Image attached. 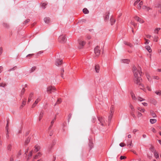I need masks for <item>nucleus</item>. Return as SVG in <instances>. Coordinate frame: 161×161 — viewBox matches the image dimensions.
Segmentation results:
<instances>
[{
	"mask_svg": "<svg viewBox=\"0 0 161 161\" xmlns=\"http://www.w3.org/2000/svg\"><path fill=\"white\" fill-rule=\"evenodd\" d=\"M141 68L138 66L137 68L133 67V71L134 74L133 81L135 84L139 86V88L142 90L144 92H146V89L142 83V79L140 77L141 74L140 71Z\"/></svg>",
	"mask_w": 161,
	"mask_h": 161,
	"instance_id": "1",
	"label": "nucleus"
},
{
	"mask_svg": "<svg viewBox=\"0 0 161 161\" xmlns=\"http://www.w3.org/2000/svg\"><path fill=\"white\" fill-rule=\"evenodd\" d=\"M141 0H136L134 2V5L136 6L139 9H140L141 6L143 5V2L142 1L140 2Z\"/></svg>",
	"mask_w": 161,
	"mask_h": 161,
	"instance_id": "2",
	"label": "nucleus"
},
{
	"mask_svg": "<svg viewBox=\"0 0 161 161\" xmlns=\"http://www.w3.org/2000/svg\"><path fill=\"white\" fill-rule=\"evenodd\" d=\"M58 41L61 43H64L66 41V38L64 36H59L58 38Z\"/></svg>",
	"mask_w": 161,
	"mask_h": 161,
	"instance_id": "3",
	"label": "nucleus"
},
{
	"mask_svg": "<svg viewBox=\"0 0 161 161\" xmlns=\"http://www.w3.org/2000/svg\"><path fill=\"white\" fill-rule=\"evenodd\" d=\"M56 90V88L54 86H49L47 87V92L49 93H51L52 92Z\"/></svg>",
	"mask_w": 161,
	"mask_h": 161,
	"instance_id": "4",
	"label": "nucleus"
},
{
	"mask_svg": "<svg viewBox=\"0 0 161 161\" xmlns=\"http://www.w3.org/2000/svg\"><path fill=\"white\" fill-rule=\"evenodd\" d=\"M94 52L96 56H98L100 54V50L99 47L97 46L94 49Z\"/></svg>",
	"mask_w": 161,
	"mask_h": 161,
	"instance_id": "5",
	"label": "nucleus"
},
{
	"mask_svg": "<svg viewBox=\"0 0 161 161\" xmlns=\"http://www.w3.org/2000/svg\"><path fill=\"white\" fill-rule=\"evenodd\" d=\"M78 43L80 45L79 48H81L85 44V42L81 39H80L78 40Z\"/></svg>",
	"mask_w": 161,
	"mask_h": 161,
	"instance_id": "6",
	"label": "nucleus"
},
{
	"mask_svg": "<svg viewBox=\"0 0 161 161\" xmlns=\"http://www.w3.org/2000/svg\"><path fill=\"white\" fill-rule=\"evenodd\" d=\"M62 64V60L57 59L56 60L55 64L57 66L60 65Z\"/></svg>",
	"mask_w": 161,
	"mask_h": 161,
	"instance_id": "7",
	"label": "nucleus"
},
{
	"mask_svg": "<svg viewBox=\"0 0 161 161\" xmlns=\"http://www.w3.org/2000/svg\"><path fill=\"white\" fill-rule=\"evenodd\" d=\"M134 19L137 21L139 22L140 23H142L144 22V20L142 19L139 18L137 16H135Z\"/></svg>",
	"mask_w": 161,
	"mask_h": 161,
	"instance_id": "8",
	"label": "nucleus"
},
{
	"mask_svg": "<svg viewBox=\"0 0 161 161\" xmlns=\"http://www.w3.org/2000/svg\"><path fill=\"white\" fill-rule=\"evenodd\" d=\"M40 101V99L39 98H38L35 101L34 103L32 105V108H34L37 105V103Z\"/></svg>",
	"mask_w": 161,
	"mask_h": 161,
	"instance_id": "9",
	"label": "nucleus"
},
{
	"mask_svg": "<svg viewBox=\"0 0 161 161\" xmlns=\"http://www.w3.org/2000/svg\"><path fill=\"white\" fill-rule=\"evenodd\" d=\"M130 95L133 100L135 101H136L137 98L134 93L133 92H130Z\"/></svg>",
	"mask_w": 161,
	"mask_h": 161,
	"instance_id": "10",
	"label": "nucleus"
},
{
	"mask_svg": "<svg viewBox=\"0 0 161 161\" xmlns=\"http://www.w3.org/2000/svg\"><path fill=\"white\" fill-rule=\"evenodd\" d=\"M130 95L133 100L135 101H136L137 98L134 93L133 92H130Z\"/></svg>",
	"mask_w": 161,
	"mask_h": 161,
	"instance_id": "11",
	"label": "nucleus"
},
{
	"mask_svg": "<svg viewBox=\"0 0 161 161\" xmlns=\"http://www.w3.org/2000/svg\"><path fill=\"white\" fill-rule=\"evenodd\" d=\"M98 119L101 124L102 125H104V123H105V121L102 117H99Z\"/></svg>",
	"mask_w": 161,
	"mask_h": 161,
	"instance_id": "12",
	"label": "nucleus"
},
{
	"mask_svg": "<svg viewBox=\"0 0 161 161\" xmlns=\"http://www.w3.org/2000/svg\"><path fill=\"white\" fill-rule=\"evenodd\" d=\"M122 63L126 64H129L130 62V60L128 59H122L121 60Z\"/></svg>",
	"mask_w": 161,
	"mask_h": 161,
	"instance_id": "13",
	"label": "nucleus"
},
{
	"mask_svg": "<svg viewBox=\"0 0 161 161\" xmlns=\"http://www.w3.org/2000/svg\"><path fill=\"white\" fill-rule=\"evenodd\" d=\"M44 20L45 23L48 24L50 21V19L49 17H46L44 18Z\"/></svg>",
	"mask_w": 161,
	"mask_h": 161,
	"instance_id": "14",
	"label": "nucleus"
},
{
	"mask_svg": "<svg viewBox=\"0 0 161 161\" xmlns=\"http://www.w3.org/2000/svg\"><path fill=\"white\" fill-rule=\"evenodd\" d=\"M43 112L42 111L41 112L40 114H39V121H40L41 119H42V118L43 116Z\"/></svg>",
	"mask_w": 161,
	"mask_h": 161,
	"instance_id": "15",
	"label": "nucleus"
},
{
	"mask_svg": "<svg viewBox=\"0 0 161 161\" xmlns=\"http://www.w3.org/2000/svg\"><path fill=\"white\" fill-rule=\"evenodd\" d=\"M99 66L98 65H96L95 66V70L96 72L98 73L99 71Z\"/></svg>",
	"mask_w": 161,
	"mask_h": 161,
	"instance_id": "16",
	"label": "nucleus"
},
{
	"mask_svg": "<svg viewBox=\"0 0 161 161\" xmlns=\"http://www.w3.org/2000/svg\"><path fill=\"white\" fill-rule=\"evenodd\" d=\"M110 21L111 25H113L115 22V19L113 18L112 17L110 19Z\"/></svg>",
	"mask_w": 161,
	"mask_h": 161,
	"instance_id": "17",
	"label": "nucleus"
},
{
	"mask_svg": "<svg viewBox=\"0 0 161 161\" xmlns=\"http://www.w3.org/2000/svg\"><path fill=\"white\" fill-rule=\"evenodd\" d=\"M137 109H138V110H139L141 112L143 113H144L145 111V110L144 109L142 108H141L139 107H137Z\"/></svg>",
	"mask_w": 161,
	"mask_h": 161,
	"instance_id": "18",
	"label": "nucleus"
},
{
	"mask_svg": "<svg viewBox=\"0 0 161 161\" xmlns=\"http://www.w3.org/2000/svg\"><path fill=\"white\" fill-rule=\"evenodd\" d=\"M114 107L113 106H111L110 108V114H111L113 115L114 111Z\"/></svg>",
	"mask_w": 161,
	"mask_h": 161,
	"instance_id": "19",
	"label": "nucleus"
},
{
	"mask_svg": "<svg viewBox=\"0 0 161 161\" xmlns=\"http://www.w3.org/2000/svg\"><path fill=\"white\" fill-rule=\"evenodd\" d=\"M30 138L28 137L27 138L25 142V144L27 145L30 141Z\"/></svg>",
	"mask_w": 161,
	"mask_h": 161,
	"instance_id": "20",
	"label": "nucleus"
},
{
	"mask_svg": "<svg viewBox=\"0 0 161 161\" xmlns=\"http://www.w3.org/2000/svg\"><path fill=\"white\" fill-rule=\"evenodd\" d=\"M62 102L61 99L60 98L58 99L57 102L54 105V106H55L56 105L58 104L61 103Z\"/></svg>",
	"mask_w": 161,
	"mask_h": 161,
	"instance_id": "21",
	"label": "nucleus"
},
{
	"mask_svg": "<svg viewBox=\"0 0 161 161\" xmlns=\"http://www.w3.org/2000/svg\"><path fill=\"white\" fill-rule=\"evenodd\" d=\"M146 48L149 53H151L152 52V50L150 46H146Z\"/></svg>",
	"mask_w": 161,
	"mask_h": 161,
	"instance_id": "22",
	"label": "nucleus"
},
{
	"mask_svg": "<svg viewBox=\"0 0 161 161\" xmlns=\"http://www.w3.org/2000/svg\"><path fill=\"white\" fill-rule=\"evenodd\" d=\"M35 149L34 150V152H36L39 150V149H40V147L39 146H36L35 147Z\"/></svg>",
	"mask_w": 161,
	"mask_h": 161,
	"instance_id": "23",
	"label": "nucleus"
},
{
	"mask_svg": "<svg viewBox=\"0 0 161 161\" xmlns=\"http://www.w3.org/2000/svg\"><path fill=\"white\" fill-rule=\"evenodd\" d=\"M41 156V154L40 153H38L34 157V159H36L38 158L39 157Z\"/></svg>",
	"mask_w": 161,
	"mask_h": 161,
	"instance_id": "24",
	"label": "nucleus"
},
{
	"mask_svg": "<svg viewBox=\"0 0 161 161\" xmlns=\"http://www.w3.org/2000/svg\"><path fill=\"white\" fill-rule=\"evenodd\" d=\"M33 95V94L32 93H31L30 94V95L29 96L28 100V103H29L31 101V98H32V97Z\"/></svg>",
	"mask_w": 161,
	"mask_h": 161,
	"instance_id": "25",
	"label": "nucleus"
},
{
	"mask_svg": "<svg viewBox=\"0 0 161 161\" xmlns=\"http://www.w3.org/2000/svg\"><path fill=\"white\" fill-rule=\"evenodd\" d=\"M55 119H56V118L55 117L51 121V125L49 127L50 129H51V127L53 125V124L54 123V122L55 120Z\"/></svg>",
	"mask_w": 161,
	"mask_h": 161,
	"instance_id": "26",
	"label": "nucleus"
},
{
	"mask_svg": "<svg viewBox=\"0 0 161 161\" xmlns=\"http://www.w3.org/2000/svg\"><path fill=\"white\" fill-rule=\"evenodd\" d=\"M124 43L125 44L129 46L130 47H132L133 46V45L132 44L127 42H124Z\"/></svg>",
	"mask_w": 161,
	"mask_h": 161,
	"instance_id": "27",
	"label": "nucleus"
},
{
	"mask_svg": "<svg viewBox=\"0 0 161 161\" xmlns=\"http://www.w3.org/2000/svg\"><path fill=\"white\" fill-rule=\"evenodd\" d=\"M150 121L151 124H154L156 122L157 120L155 119H151Z\"/></svg>",
	"mask_w": 161,
	"mask_h": 161,
	"instance_id": "28",
	"label": "nucleus"
},
{
	"mask_svg": "<svg viewBox=\"0 0 161 161\" xmlns=\"http://www.w3.org/2000/svg\"><path fill=\"white\" fill-rule=\"evenodd\" d=\"M83 12L85 14L88 13L89 11L86 8H85L83 10Z\"/></svg>",
	"mask_w": 161,
	"mask_h": 161,
	"instance_id": "29",
	"label": "nucleus"
},
{
	"mask_svg": "<svg viewBox=\"0 0 161 161\" xmlns=\"http://www.w3.org/2000/svg\"><path fill=\"white\" fill-rule=\"evenodd\" d=\"M109 14L108 13L107 15H106L105 18L104 19L105 20H108L109 18Z\"/></svg>",
	"mask_w": 161,
	"mask_h": 161,
	"instance_id": "30",
	"label": "nucleus"
},
{
	"mask_svg": "<svg viewBox=\"0 0 161 161\" xmlns=\"http://www.w3.org/2000/svg\"><path fill=\"white\" fill-rule=\"evenodd\" d=\"M160 30V28H157L154 30V32L155 33H156L158 34V31Z\"/></svg>",
	"mask_w": 161,
	"mask_h": 161,
	"instance_id": "31",
	"label": "nucleus"
},
{
	"mask_svg": "<svg viewBox=\"0 0 161 161\" xmlns=\"http://www.w3.org/2000/svg\"><path fill=\"white\" fill-rule=\"evenodd\" d=\"M137 99L138 101L140 102H141L142 101L145 100V99L143 98H142L140 97H137Z\"/></svg>",
	"mask_w": 161,
	"mask_h": 161,
	"instance_id": "32",
	"label": "nucleus"
},
{
	"mask_svg": "<svg viewBox=\"0 0 161 161\" xmlns=\"http://www.w3.org/2000/svg\"><path fill=\"white\" fill-rule=\"evenodd\" d=\"M36 69V67L34 66L32 67L31 69L30 70V72H33L34 71H35Z\"/></svg>",
	"mask_w": 161,
	"mask_h": 161,
	"instance_id": "33",
	"label": "nucleus"
},
{
	"mask_svg": "<svg viewBox=\"0 0 161 161\" xmlns=\"http://www.w3.org/2000/svg\"><path fill=\"white\" fill-rule=\"evenodd\" d=\"M32 154V151H31L30 153V154L28 156V157L27 158V160H28L31 157Z\"/></svg>",
	"mask_w": 161,
	"mask_h": 161,
	"instance_id": "34",
	"label": "nucleus"
},
{
	"mask_svg": "<svg viewBox=\"0 0 161 161\" xmlns=\"http://www.w3.org/2000/svg\"><path fill=\"white\" fill-rule=\"evenodd\" d=\"M155 93H156L157 95H161V91L160 90L158 91H156L155 92Z\"/></svg>",
	"mask_w": 161,
	"mask_h": 161,
	"instance_id": "35",
	"label": "nucleus"
},
{
	"mask_svg": "<svg viewBox=\"0 0 161 161\" xmlns=\"http://www.w3.org/2000/svg\"><path fill=\"white\" fill-rule=\"evenodd\" d=\"M154 156L156 158H158L159 157V155L158 153L155 152L154 153Z\"/></svg>",
	"mask_w": 161,
	"mask_h": 161,
	"instance_id": "36",
	"label": "nucleus"
},
{
	"mask_svg": "<svg viewBox=\"0 0 161 161\" xmlns=\"http://www.w3.org/2000/svg\"><path fill=\"white\" fill-rule=\"evenodd\" d=\"M130 23L135 27L136 25V24L133 21H132V20L130 21Z\"/></svg>",
	"mask_w": 161,
	"mask_h": 161,
	"instance_id": "37",
	"label": "nucleus"
},
{
	"mask_svg": "<svg viewBox=\"0 0 161 161\" xmlns=\"http://www.w3.org/2000/svg\"><path fill=\"white\" fill-rule=\"evenodd\" d=\"M47 5V3H42V6L43 8L44 9L46 8V6Z\"/></svg>",
	"mask_w": 161,
	"mask_h": 161,
	"instance_id": "38",
	"label": "nucleus"
},
{
	"mask_svg": "<svg viewBox=\"0 0 161 161\" xmlns=\"http://www.w3.org/2000/svg\"><path fill=\"white\" fill-rule=\"evenodd\" d=\"M142 114L139 112H137V117H138L139 118L140 117H141L142 116Z\"/></svg>",
	"mask_w": 161,
	"mask_h": 161,
	"instance_id": "39",
	"label": "nucleus"
},
{
	"mask_svg": "<svg viewBox=\"0 0 161 161\" xmlns=\"http://www.w3.org/2000/svg\"><path fill=\"white\" fill-rule=\"evenodd\" d=\"M147 77V78L148 80L150 81L151 80V78L150 77V76L148 74L146 75Z\"/></svg>",
	"mask_w": 161,
	"mask_h": 161,
	"instance_id": "40",
	"label": "nucleus"
},
{
	"mask_svg": "<svg viewBox=\"0 0 161 161\" xmlns=\"http://www.w3.org/2000/svg\"><path fill=\"white\" fill-rule=\"evenodd\" d=\"M142 8L143 9H145L147 11H148L149 9V8L148 7H147L146 6H143L142 7Z\"/></svg>",
	"mask_w": 161,
	"mask_h": 161,
	"instance_id": "41",
	"label": "nucleus"
},
{
	"mask_svg": "<svg viewBox=\"0 0 161 161\" xmlns=\"http://www.w3.org/2000/svg\"><path fill=\"white\" fill-rule=\"evenodd\" d=\"M25 91V89L24 88H23L22 89V90L21 91V94L23 95L24 94Z\"/></svg>",
	"mask_w": 161,
	"mask_h": 161,
	"instance_id": "42",
	"label": "nucleus"
},
{
	"mask_svg": "<svg viewBox=\"0 0 161 161\" xmlns=\"http://www.w3.org/2000/svg\"><path fill=\"white\" fill-rule=\"evenodd\" d=\"M153 78L154 79L158 80L159 79V78L158 76H153Z\"/></svg>",
	"mask_w": 161,
	"mask_h": 161,
	"instance_id": "43",
	"label": "nucleus"
},
{
	"mask_svg": "<svg viewBox=\"0 0 161 161\" xmlns=\"http://www.w3.org/2000/svg\"><path fill=\"white\" fill-rule=\"evenodd\" d=\"M151 114L152 115V116L153 117L155 118L156 116V114H155L153 112H152V113L151 112Z\"/></svg>",
	"mask_w": 161,
	"mask_h": 161,
	"instance_id": "44",
	"label": "nucleus"
},
{
	"mask_svg": "<svg viewBox=\"0 0 161 161\" xmlns=\"http://www.w3.org/2000/svg\"><path fill=\"white\" fill-rule=\"evenodd\" d=\"M113 114H110V115L108 117V120L109 121H110L111 120V119L112 118Z\"/></svg>",
	"mask_w": 161,
	"mask_h": 161,
	"instance_id": "45",
	"label": "nucleus"
},
{
	"mask_svg": "<svg viewBox=\"0 0 161 161\" xmlns=\"http://www.w3.org/2000/svg\"><path fill=\"white\" fill-rule=\"evenodd\" d=\"M130 107L132 111H134L135 110L134 108L132 105H130Z\"/></svg>",
	"mask_w": 161,
	"mask_h": 161,
	"instance_id": "46",
	"label": "nucleus"
},
{
	"mask_svg": "<svg viewBox=\"0 0 161 161\" xmlns=\"http://www.w3.org/2000/svg\"><path fill=\"white\" fill-rule=\"evenodd\" d=\"M119 145L121 147H123L125 146V145L124 143L121 142L120 143Z\"/></svg>",
	"mask_w": 161,
	"mask_h": 161,
	"instance_id": "47",
	"label": "nucleus"
},
{
	"mask_svg": "<svg viewBox=\"0 0 161 161\" xmlns=\"http://www.w3.org/2000/svg\"><path fill=\"white\" fill-rule=\"evenodd\" d=\"M6 86V84L4 83H0V86H2L4 87Z\"/></svg>",
	"mask_w": 161,
	"mask_h": 161,
	"instance_id": "48",
	"label": "nucleus"
},
{
	"mask_svg": "<svg viewBox=\"0 0 161 161\" xmlns=\"http://www.w3.org/2000/svg\"><path fill=\"white\" fill-rule=\"evenodd\" d=\"M145 40L146 41V42H145V44H147L149 43V40H148L147 39H145Z\"/></svg>",
	"mask_w": 161,
	"mask_h": 161,
	"instance_id": "49",
	"label": "nucleus"
},
{
	"mask_svg": "<svg viewBox=\"0 0 161 161\" xmlns=\"http://www.w3.org/2000/svg\"><path fill=\"white\" fill-rule=\"evenodd\" d=\"M26 103V101H24L22 103V105H21V106L23 107L24 105H25Z\"/></svg>",
	"mask_w": 161,
	"mask_h": 161,
	"instance_id": "50",
	"label": "nucleus"
},
{
	"mask_svg": "<svg viewBox=\"0 0 161 161\" xmlns=\"http://www.w3.org/2000/svg\"><path fill=\"white\" fill-rule=\"evenodd\" d=\"M126 158V157L125 156H121L120 157V159L121 160L124 159H125V158Z\"/></svg>",
	"mask_w": 161,
	"mask_h": 161,
	"instance_id": "51",
	"label": "nucleus"
},
{
	"mask_svg": "<svg viewBox=\"0 0 161 161\" xmlns=\"http://www.w3.org/2000/svg\"><path fill=\"white\" fill-rule=\"evenodd\" d=\"M147 89L149 91H151V87L150 86H147Z\"/></svg>",
	"mask_w": 161,
	"mask_h": 161,
	"instance_id": "52",
	"label": "nucleus"
},
{
	"mask_svg": "<svg viewBox=\"0 0 161 161\" xmlns=\"http://www.w3.org/2000/svg\"><path fill=\"white\" fill-rule=\"evenodd\" d=\"M142 104L145 106H147V103H142Z\"/></svg>",
	"mask_w": 161,
	"mask_h": 161,
	"instance_id": "53",
	"label": "nucleus"
},
{
	"mask_svg": "<svg viewBox=\"0 0 161 161\" xmlns=\"http://www.w3.org/2000/svg\"><path fill=\"white\" fill-rule=\"evenodd\" d=\"M16 67H13V68L9 69V71H11V70H14V69H16Z\"/></svg>",
	"mask_w": 161,
	"mask_h": 161,
	"instance_id": "54",
	"label": "nucleus"
},
{
	"mask_svg": "<svg viewBox=\"0 0 161 161\" xmlns=\"http://www.w3.org/2000/svg\"><path fill=\"white\" fill-rule=\"evenodd\" d=\"M3 69V67L2 66H0V73L2 71Z\"/></svg>",
	"mask_w": 161,
	"mask_h": 161,
	"instance_id": "55",
	"label": "nucleus"
},
{
	"mask_svg": "<svg viewBox=\"0 0 161 161\" xmlns=\"http://www.w3.org/2000/svg\"><path fill=\"white\" fill-rule=\"evenodd\" d=\"M8 122L7 121V125H6V129L7 130V131H8Z\"/></svg>",
	"mask_w": 161,
	"mask_h": 161,
	"instance_id": "56",
	"label": "nucleus"
},
{
	"mask_svg": "<svg viewBox=\"0 0 161 161\" xmlns=\"http://www.w3.org/2000/svg\"><path fill=\"white\" fill-rule=\"evenodd\" d=\"M33 55V54H29L26 57H31Z\"/></svg>",
	"mask_w": 161,
	"mask_h": 161,
	"instance_id": "57",
	"label": "nucleus"
},
{
	"mask_svg": "<svg viewBox=\"0 0 161 161\" xmlns=\"http://www.w3.org/2000/svg\"><path fill=\"white\" fill-rule=\"evenodd\" d=\"M21 151H19V152L18 153V155H17V156H19L20 155H21Z\"/></svg>",
	"mask_w": 161,
	"mask_h": 161,
	"instance_id": "58",
	"label": "nucleus"
},
{
	"mask_svg": "<svg viewBox=\"0 0 161 161\" xmlns=\"http://www.w3.org/2000/svg\"><path fill=\"white\" fill-rule=\"evenodd\" d=\"M152 131L154 132V133L156 132V130L154 128H153L152 130Z\"/></svg>",
	"mask_w": 161,
	"mask_h": 161,
	"instance_id": "59",
	"label": "nucleus"
},
{
	"mask_svg": "<svg viewBox=\"0 0 161 161\" xmlns=\"http://www.w3.org/2000/svg\"><path fill=\"white\" fill-rule=\"evenodd\" d=\"M11 146L10 145H8V146L7 147V148L8 150H11Z\"/></svg>",
	"mask_w": 161,
	"mask_h": 161,
	"instance_id": "60",
	"label": "nucleus"
},
{
	"mask_svg": "<svg viewBox=\"0 0 161 161\" xmlns=\"http://www.w3.org/2000/svg\"><path fill=\"white\" fill-rule=\"evenodd\" d=\"M30 21V20L29 19H27V20H25L24 22L25 23H27L28 22Z\"/></svg>",
	"mask_w": 161,
	"mask_h": 161,
	"instance_id": "61",
	"label": "nucleus"
},
{
	"mask_svg": "<svg viewBox=\"0 0 161 161\" xmlns=\"http://www.w3.org/2000/svg\"><path fill=\"white\" fill-rule=\"evenodd\" d=\"M137 131V130L136 129H134L133 130V132L134 133V134H135V133Z\"/></svg>",
	"mask_w": 161,
	"mask_h": 161,
	"instance_id": "62",
	"label": "nucleus"
},
{
	"mask_svg": "<svg viewBox=\"0 0 161 161\" xmlns=\"http://www.w3.org/2000/svg\"><path fill=\"white\" fill-rule=\"evenodd\" d=\"M151 37V36L149 35H147V38H150Z\"/></svg>",
	"mask_w": 161,
	"mask_h": 161,
	"instance_id": "63",
	"label": "nucleus"
},
{
	"mask_svg": "<svg viewBox=\"0 0 161 161\" xmlns=\"http://www.w3.org/2000/svg\"><path fill=\"white\" fill-rule=\"evenodd\" d=\"M10 161H14V159L13 158L11 157L10 158Z\"/></svg>",
	"mask_w": 161,
	"mask_h": 161,
	"instance_id": "64",
	"label": "nucleus"
}]
</instances>
